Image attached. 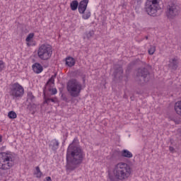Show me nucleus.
<instances>
[{
    "instance_id": "f257e3e1",
    "label": "nucleus",
    "mask_w": 181,
    "mask_h": 181,
    "mask_svg": "<svg viewBox=\"0 0 181 181\" xmlns=\"http://www.w3.org/2000/svg\"><path fill=\"white\" fill-rule=\"evenodd\" d=\"M77 139H74L72 144H71L66 153V169L69 170H74L77 165H81L86 154L80 146L77 144Z\"/></svg>"
},
{
    "instance_id": "f03ea898",
    "label": "nucleus",
    "mask_w": 181,
    "mask_h": 181,
    "mask_svg": "<svg viewBox=\"0 0 181 181\" xmlns=\"http://www.w3.org/2000/svg\"><path fill=\"white\" fill-rule=\"evenodd\" d=\"M132 173L131 166L126 163L120 162L115 165L113 170L108 171V179L110 181L127 180Z\"/></svg>"
},
{
    "instance_id": "7ed1b4c3",
    "label": "nucleus",
    "mask_w": 181,
    "mask_h": 181,
    "mask_svg": "<svg viewBox=\"0 0 181 181\" xmlns=\"http://www.w3.org/2000/svg\"><path fill=\"white\" fill-rule=\"evenodd\" d=\"M15 165V158L11 151L0 153V169L1 170H9Z\"/></svg>"
},
{
    "instance_id": "20e7f679",
    "label": "nucleus",
    "mask_w": 181,
    "mask_h": 181,
    "mask_svg": "<svg viewBox=\"0 0 181 181\" xmlns=\"http://www.w3.org/2000/svg\"><path fill=\"white\" fill-rule=\"evenodd\" d=\"M37 54L40 60L47 62L52 58L53 54V47L52 45L47 43L41 44L37 49Z\"/></svg>"
},
{
    "instance_id": "39448f33",
    "label": "nucleus",
    "mask_w": 181,
    "mask_h": 181,
    "mask_svg": "<svg viewBox=\"0 0 181 181\" xmlns=\"http://www.w3.org/2000/svg\"><path fill=\"white\" fill-rule=\"evenodd\" d=\"M66 88L71 97H78L83 90V86L76 79H71L67 83Z\"/></svg>"
},
{
    "instance_id": "423d86ee",
    "label": "nucleus",
    "mask_w": 181,
    "mask_h": 181,
    "mask_svg": "<svg viewBox=\"0 0 181 181\" xmlns=\"http://www.w3.org/2000/svg\"><path fill=\"white\" fill-rule=\"evenodd\" d=\"M8 93L13 98H21L25 94V89L21 84L14 83L9 86Z\"/></svg>"
},
{
    "instance_id": "0eeeda50",
    "label": "nucleus",
    "mask_w": 181,
    "mask_h": 181,
    "mask_svg": "<svg viewBox=\"0 0 181 181\" xmlns=\"http://www.w3.org/2000/svg\"><path fill=\"white\" fill-rule=\"evenodd\" d=\"M159 11V3L158 0H148L146 3V11L150 16H156Z\"/></svg>"
},
{
    "instance_id": "6e6552de",
    "label": "nucleus",
    "mask_w": 181,
    "mask_h": 181,
    "mask_svg": "<svg viewBox=\"0 0 181 181\" xmlns=\"http://www.w3.org/2000/svg\"><path fill=\"white\" fill-rule=\"evenodd\" d=\"M177 15H179V7L175 4L169 6L166 11V16L168 19H173Z\"/></svg>"
},
{
    "instance_id": "1a4fd4ad",
    "label": "nucleus",
    "mask_w": 181,
    "mask_h": 181,
    "mask_svg": "<svg viewBox=\"0 0 181 181\" xmlns=\"http://www.w3.org/2000/svg\"><path fill=\"white\" fill-rule=\"evenodd\" d=\"M87 6H88V0H82L80 1L78 6V11L79 13H84L87 11Z\"/></svg>"
},
{
    "instance_id": "9d476101",
    "label": "nucleus",
    "mask_w": 181,
    "mask_h": 181,
    "mask_svg": "<svg viewBox=\"0 0 181 181\" xmlns=\"http://www.w3.org/2000/svg\"><path fill=\"white\" fill-rule=\"evenodd\" d=\"M33 71L36 74H40L42 71H43V66L42 64L36 62L32 66Z\"/></svg>"
},
{
    "instance_id": "9b49d317",
    "label": "nucleus",
    "mask_w": 181,
    "mask_h": 181,
    "mask_svg": "<svg viewBox=\"0 0 181 181\" xmlns=\"http://www.w3.org/2000/svg\"><path fill=\"white\" fill-rule=\"evenodd\" d=\"M59 144L60 143H59V141L54 139L51 141L49 146L52 148V151H57V149H59Z\"/></svg>"
},
{
    "instance_id": "f8f14e48",
    "label": "nucleus",
    "mask_w": 181,
    "mask_h": 181,
    "mask_svg": "<svg viewBox=\"0 0 181 181\" xmlns=\"http://www.w3.org/2000/svg\"><path fill=\"white\" fill-rule=\"evenodd\" d=\"M66 64L69 67H73L76 64V59L71 57H67L66 58Z\"/></svg>"
},
{
    "instance_id": "ddd939ff",
    "label": "nucleus",
    "mask_w": 181,
    "mask_h": 181,
    "mask_svg": "<svg viewBox=\"0 0 181 181\" xmlns=\"http://www.w3.org/2000/svg\"><path fill=\"white\" fill-rule=\"evenodd\" d=\"M121 156H122L123 158H128L129 159L132 158L134 155L132 154V153H131V151L124 149L121 151Z\"/></svg>"
},
{
    "instance_id": "4468645a",
    "label": "nucleus",
    "mask_w": 181,
    "mask_h": 181,
    "mask_svg": "<svg viewBox=\"0 0 181 181\" xmlns=\"http://www.w3.org/2000/svg\"><path fill=\"white\" fill-rule=\"evenodd\" d=\"M34 176L37 179H40L42 176H43V173L40 170V168L39 166L35 167V170L34 171Z\"/></svg>"
},
{
    "instance_id": "2eb2a0df",
    "label": "nucleus",
    "mask_w": 181,
    "mask_h": 181,
    "mask_svg": "<svg viewBox=\"0 0 181 181\" xmlns=\"http://www.w3.org/2000/svg\"><path fill=\"white\" fill-rule=\"evenodd\" d=\"M78 1L74 0L70 3V8L71 11H77L78 9Z\"/></svg>"
},
{
    "instance_id": "dca6fc26",
    "label": "nucleus",
    "mask_w": 181,
    "mask_h": 181,
    "mask_svg": "<svg viewBox=\"0 0 181 181\" xmlns=\"http://www.w3.org/2000/svg\"><path fill=\"white\" fill-rule=\"evenodd\" d=\"M80 14L82 15V18L85 21L91 18V11L90 10H86L85 12L81 13Z\"/></svg>"
},
{
    "instance_id": "f3484780",
    "label": "nucleus",
    "mask_w": 181,
    "mask_h": 181,
    "mask_svg": "<svg viewBox=\"0 0 181 181\" xmlns=\"http://www.w3.org/2000/svg\"><path fill=\"white\" fill-rule=\"evenodd\" d=\"M148 74H149V72H148V69H146L138 70V76H141V77H144V78H146V76H148Z\"/></svg>"
},
{
    "instance_id": "a211bd4d",
    "label": "nucleus",
    "mask_w": 181,
    "mask_h": 181,
    "mask_svg": "<svg viewBox=\"0 0 181 181\" xmlns=\"http://www.w3.org/2000/svg\"><path fill=\"white\" fill-rule=\"evenodd\" d=\"M175 110L178 115H181V101L175 103Z\"/></svg>"
},
{
    "instance_id": "6ab92c4d",
    "label": "nucleus",
    "mask_w": 181,
    "mask_h": 181,
    "mask_svg": "<svg viewBox=\"0 0 181 181\" xmlns=\"http://www.w3.org/2000/svg\"><path fill=\"white\" fill-rule=\"evenodd\" d=\"M33 37H35V33H30L26 39H25V42H27V46H30V42H32V40H33Z\"/></svg>"
},
{
    "instance_id": "aec40b11",
    "label": "nucleus",
    "mask_w": 181,
    "mask_h": 181,
    "mask_svg": "<svg viewBox=\"0 0 181 181\" xmlns=\"http://www.w3.org/2000/svg\"><path fill=\"white\" fill-rule=\"evenodd\" d=\"M56 76L57 74H54L51 76V78L47 81V86H54V79L56 78Z\"/></svg>"
},
{
    "instance_id": "412c9836",
    "label": "nucleus",
    "mask_w": 181,
    "mask_h": 181,
    "mask_svg": "<svg viewBox=\"0 0 181 181\" xmlns=\"http://www.w3.org/2000/svg\"><path fill=\"white\" fill-rule=\"evenodd\" d=\"M170 63L173 69H176V67H177V59L176 58L171 59Z\"/></svg>"
},
{
    "instance_id": "4be33fe9",
    "label": "nucleus",
    "mask_w": 181,
    "mask_h": 181,
    "mask_svg": "<svg viewBox=\"0 0 181 181\" xmlns=\"http://www.w3.org/2000/svg\"><path fill=\"white\" fill-rule=\"evenodd\" d=\"M8 118H10V119H15V118H16L18 115H16V112H15L14 111H10L8 113Z\"/></svg>"
},
{
    "instance_id": "5701e85b",
    "label": "nucleus",
    "mask_w": 181,
    "mask_h": 181,
    "mask_svg": "<svg viewBox=\"0 0 181 181\" xmlns=\"http://www.w3.org/2000/svg\"><path fill=\"white\" fill-rule=\"evenodd\" d=\"M44 99H45V104H49V101H52V103H54V99L53 98H49L46 97V95L44 93Z\"/></svg>"
},
{
    "instance_id": "b1692460",
    "label": "nucleus",
    "mask_w": 181,
    "mask_h": 181,
    "mask_svg": "<svg viewBox=\"0 0 181 181\" xmlns=\"http://www.w3.org/2000/svg\"><path fill=\"white\" fill-rule=\"evenodd\" d=\"M156 51V47L155 46H151L148 49V54H153Z\"/></svg>"
},
{
    "instance_id": "393cba45",
    "label": "nucleus",
    "mask_w": 181,
    "mask_h": 181,
    "mask_svg": "<svg viewBox=\"0 0 181 181\" xmlns=\"http://www.w3.org/2000/svg\"><path fill=\"white\" fill-rule=\"evenodd\" d=\"M27 97L28 100H30V101H33L35 100V96L31 92L28 93Z\"/></svg>"
},
{
    "instance_id": "a878e982",
    "label": "nucleus",
    "mask_w": 181,
    "mask_h": 181,
    "mask_svg": "<svg viewBox=\"0 0 181 181\" xmlns=\"http://www.w3.org/2000/svg\"><path fill=\"white\" fill-rule=\"evenodd\" d=\"M5 62L4 61L0 60V71H4L5 70Z\"/></svg>"
},
{
    "instance_id": "bb28decb",
    "label": "nucleus",
    "mask_w": 181,
    "mask_h": 181,
    "mask_svg": "<svg viewBox=\"0 0 181 181\" xmlns=\"http://www.w3.org/2000/svg\"><path fill=\"white\" fill-rule=\"evenodd\" d=\"M93 35H94V33L93 32L90 31L86 34V37H84V39H86H86H90V37H93Z\"/></svg>"
},
{
    "instance_id": "cd10ccee",
    "label": "nucleus",
    "mask_w": 181,
    "mask_h": 181,
    "mask_svg": "<svg viewBox=\"0 0 181 181\" xmlns=\"http://www.w3.org/2000/svg\"><path fill=\"white\" fill-rule=\"evenodd\" d=\"M49 91L52 93V95H56L57 94V89L56 88H49Z\"/></svg>"
},
{
    "instance_id": "c85d7f7f",
    "label": "nucleus",
    "mask_w": 181,
    "mask_h": 181,
    "mask_svg": "<svg viewBox=\"0 0 181 181\" xmlns=\"http://www.w3.org/2000/svg\"><path fill=\"white\" fill-rule=\"evenodd\" d=\"M44 181H52V177H46Z\"/></svg>"
},
{
    "instance_id": "c756f323",
    "label": "nucleus",
    "mask_w": 181,
    "mask_h": 181,
    "mask_svg": "<svg viewBox=\"0 0 181 181\" xmlns=\"http://www.w3.org/2000/svg\"><path fill=\"white\" fill-rule=\"evenodd\" d=\"M170 152H173V151H175V148H173V147L170 146Z\"/></svg>"
},
{
    "instance_id": "7c9ffc66",
    "label": "nucleus",
    "mask_w": 181,
    "mask_h": 181,
    "mask_svg": "<svg viewBox=\"0 0 181 181\" xmlns=\"http://www.w3.org/2000/svg\"><path fill=\"white\" fill-rule=\"evenodd\" d=\"M0 142H2V136H0Z\"/></svg>"
}]
</instances>
